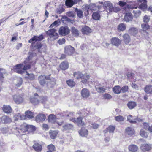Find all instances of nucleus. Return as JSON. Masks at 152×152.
<instances>
[{"instance_id": "obj_1", "label": "nucleus", "mask_w": 152, "mask_h": 152, "mask_svg": "<svg viewBox=\"0 0 152 152\" xmlns=\"http://www.w3.org/2000/svg\"><path fill=\"white\" fill-rule=\"evenodd\" d=\"M32 56V55H30L28 57V59L25 60L24 64H19L13 67L14 71L18 73L22 74L24 70L29 69L31 66L29 64L31 63V59Z\"/></svg>"}, {"instance_id": "obj_2", "label": "nucleus", "mask_w": 152, "mask_h": 152, "mask_svg": "<svg viewBox=\"0 0 152 152\" xmlns=\"http://www.w3.org/2000/svg\"><path fill=\"white\" fill-rule=\"evenodd\" d=\"M75 78L78 79L80 78L81 79V82L84 84L86 83L88 80L90 78V76L87 74H83L80 72H76L74 74Z\"/></svg>"}, {"instance_id": "obj_3", "label": "nucleus", "mask_w": 152, "mask_h": 152, "mask_svg": "<svg viewBox=\"0 0 152 152\" xmlns=\"http://www.w3.org/2000/svg\"><path fill=\"white\" fill-rule=\"evenodd\" d=\"M104 5L105 7L109 8L108 11L107 10V12L113 11L115 12H118L120 11V9L118 7H113L112 4L109 1H106L104 2Z\"/></svg>"}, {"instance_id": "obj_4", "label": "nucleus", "mask_w": 152, "mask_h": 152, "mask_svg": "<svg viewBox=\"0 0 152 152\" xmlns=\"http://www.w3.org/2000/svg\"><path fill=\"white\" fill-rule=\"evenodd\" d=\"M56 30L55 28L51 29L47 31L46 33L47 35L53 40H54L58 38V34L56 32Z\"/></svg>"}, {"instance_id": "obj_5", "label": "nucleus", "mask_w": 152, "mask_h": 152, "mask_svg": "<svg viewBox=\"0 0 152 152\" xmlns=\"http://www.w3.org/2000/svg\"><path fill=\"white\" fill-rule=\"evenodd\" d=\"M83 7H85L86 10L88 12L89 10L93 11H98L100 7L94 4H91L89 5H86L83 6Z\"/></svg>"}, {"instance_id": "obj_6", "label": "nucleus", "mask_w": 152, "mask_h": 152, "mask_svg": "<svg viewBox=\"0 0 152 152\" xmlns=\"http://www.w3.org/2000/svg\"><path fill=\"white\" fill-rule=\"evenodd\" d=\"M74 48L70 45L66 46L64 48V53L69 55L73 54L75 52Z\"/></svg>"}, {"instance_id": "obj_7", "label": "nucleus", "mask_w": 152, "mask_h": 152, "mask_svg": "<svg viewBox=\"0 0 152 152\" xmlns=\"http://www.w3.org/2000/svg\"><path fill=\"white\" fill-rule=\"evenodd\" d=\"M69 120L79 126H83L85 124L84 122L82 121L81 117L77 118L76 119L75 118H69Z\"/></svg>"}, {"instance_id": "obj_8", "label": "nucleus", "mask_w": 152, "mask_h": 152, "mask_svg": "<svg viewBox=\"0 0 152 152\" xmlns=\"http://www.w3.org/2000/svg\"><path fill=\"white\" fill-rule=\"evenodd\" d=\"M69 29L66 26L61 27L59 30V34L63 36H65L69 34Z\"/></svg>"}, {"instance_id": "obj_9", "label": "nucleus", "mask_w": 152, "mask_h": 152, "mask_svg": "<svg viewBox=\"0 0 152 152\" xmlns=\"http://www.w3.org/2000/svg\"><path fill=\"white\" fill-rule=\"evenodd\" d=\"M127 120L129 122L133 124H135L142 121V120L140 118H135L131 115H129L128 116Z\"/></svg>"}, {"instance_id": "obj_10", "label": "nucleus", "mask_w": 152, "mask_h": 152, "mask_svg": "<svg viewBox=\"0 0 152 152\" xmlns=\"http://www.w3.org/2000/svg\"><path fill=\"white\" fill-rule=\"evenodd\" d=\"M152 145L150 144H144L140 146L141 150L143 152L148 151L152 148Z\"/></svg>"}, {"instance_id": "obj_11", "label": "nucleus", "mask_w": 152, "mask_h": 152, "mask_svg": "<svg viewBox=\"0 0 152 152\" xmlns=\"http://www.w3.org/2000/svg\"><path fill=\"white\" fill-rule=\"evenodd\" d=\"M13 98L15 102L18 104L22 103L23 101V98L19 95H14L13 96Z\"/></svg>"}, {"instance_id": "obj_12", "label": "nucleus", "mask_w": 152, "mask_h": 152, "mask_svg": "<svg viewBox=\"0 0 152 152\" xmlns=\"http://www.w3.org/2000/svg\"><path fill=\"white\" fill-rule=\"evenodd\" d=\"M43 39V36L42 35H40L39 36H34L31 39H30L28 42L30 43H32L33 44L34 41H39L42 40Z\"/></svg>"}, {"instance_id": "obj_13", "label": "nucleus", "mask_w": 152, "mask_h": 152, "mask_svg": "<svg viewBox=\"0 0 152 152\" xmlns=\"http://www.w3.org/2000/svg\"><path fill=\"white\" fill-rule=\"evenodd\" d=\"M137 1L141 3V4L139 7L140 9L143 11H144L147 9V0H139Z\"/></svg>"}, {"instance_id": "obj_14", "label": "nucleus", "mask_w": 152, "mask_h": 152, "mask_svg": "<svg viewBox=\"0 0 152 152\" xmlns=\"http://www.w3.org/2000/svg\"><path fill=\"white\" fill-rule=\"evenodd\" d=\"M81 0H66L65 2L66 5L69 7H72L74 4L80 1Z\"/></svg>"}, {"instance_id": "obj_15", "label": "nucleus", "mask_w": 152, "mask_h": 152, "mask_svg": "<svg viewBox=\"0 0 152 152\" xmlns=\"http://www.w3.org/2000/svg\"><path fill=\"white\" fill-rule=\"evenodd\" d=\"M121 41L116 37L112 38L111 40L112 44L116 46H118L121 43Z\"/></svg>"}, {"instance_id": "obj_16", "label": "nucleus", "mask_w": 152, "mask_h": 152, "mask_svg": "<svg viewBox=\"0 0 152 152\" xmlns=\"http://www.w3.org/2000/svg\"><path fill=\"white\" fill-rule=\"evenodd\" d=\"M81 94L83 98H87L89 96L90 92L87 89L83 88L81 91Z\"/></svg>"}, {"instance_id": "obj_17", "label": "nucleus", "mask_w": 152, "mask_h": 152, "mask_svg": "<svg viewBox=\"0 0 152 152\" xmlns=\"http://www.w3.org/2000/svg\"><path fill=\"white\" fill-rule=\"evenodd\" d=\"M124 20L126 22L131 21L133 19V17L131 13H126L124 16Z\"/></svg>"}, {"instance_id": "obj_18", "label": "nucleus", "mask_w": 152, "mask_h": 152, "mask_svg": "<svg viewBox=\"0 0 152 152\" xmlns=\"http://www.w3.org/2000/svg\"><path fill=\"white\" fill-rule=\"evenodd\" d=\"M1 121L3 123H10L12 121V120L9 117L4 115L1 118Z\"/></svg>"}, {"instance_id": "obj_19", "label": "nucleus", "mask_w": 152, "mask_h": 152, "mask_svg": "<svg viewBox=\"0 0 152 152\" xmlns=\"http://www.w3.org/2000/svg\"><path fill=\"white\" fill-rule=\"evenodd\" d=\"M45 118V116L44 114H40L36 116V120L37 122H39L44 121Z\"/></svg>"}, {"instance_id": "obj_20", "label": "nucleus", "mask_w": 152, "mask_h": 152, "mask_svg": "<svg viewBox=\"0 0 152 152\" xmlns=\"http://www.w3.org/2000/svg\"><path fill=\"white\" fill-rule=\"evenodd\" d=\"M33 148L37 152H40L42 150V147L41 145L36 143L33 145Z\"/></svg>"}, {"instance_id": "obj_21", "label": "nucleus", "mask_w": 152, "mask_h": 152, "mask_svg": "<svg viewBox=\"0 0 152 152\" xmlns=\"http://www.w3.org/2000/svg\"><path fill=\"white\" fill-rule=\"evenodd\" d=\"M122 37L124 43L126 45L128 44L131 41L129 36L127 34H125L123 35Z\"/></svg>"}, {"instance_id": "obj_22", "label": "nucleus", "mask_w": 152, "mask_h": 152, "mask_svg": "<svg viewBox=\"0 0 152 152\" xmlns=\"http://www.w3.org/2000/svg\"><path fill=\"white\" fill-rule=\"evenodd\" d=\"M82 32L83 34H88L92 32L91 29L88 26L83 27L82 29Z\"/></svg>"}, {"instance_id": "obj_23", "label": "nucleus", "mask_w": 152, "mask_h": 152, "mask_svg": "<svg viewBox=\"0 0 152 152\" xmlns=\"http://www.w3.org/2000/svg\"><path fill=\"white\" fill-rule=\"evenodd\" d=\"M129 151L131 152H136L138 149V147L134 145H131L128 147Z\"/></svg>"}, {"instance_id": "obj_24", "label": "nucleus", "mask_w": 152, "mask_h": 152, "mask_svg": "<svg viewBox=\"0 0 152 152\" xmlns=\"http://www.w3.org/2000/svg\"><path fill=\"white\" fill-rule=\"evenodd\" d=\"M26 115L23 114L21 115L20 114H17L14 116V120L16 121L18 119L21 120H24L26 118Z\"/></svg>"}, {"instance_id": "obj_25", "label": "nucleus", "mask_w": 152, "mask_h": 152, "mask_svg": "<svg viewBox=\"0 0 152 152\" xmlns=\"http://www.w3.org/2000/svg\"><path fill=\"white\" fill-rule=\"evenodd\" d=\"M60 68L62 70H65L69 67V64L66 61L63 62L59 65Z\"/></svg>"}, {"instance_id": "obj_26", "label": "nucleus", "mask_w": 152, "mask_h": 152, "mask_svg": "<svg viewBox=\"0 0 152 152\" xmlns=\"http://www.w3.org/2000/svg\"><path fill=\"white\" fill-rule=\"evenodd\" d=\"M2 109L3 111L7 113H9L12 111V109L9 105H4Z\"/></svg>"}, {"instance_id": "obj_27", "label": "nucleus", "mask_w": 152, "mask_h": 152, "mask_svg": "<svg viewBox=\"0 0 152 152\" xmlns=\"http://www.w3.org/2000/svg\"><path fill=\"white\" fill-rule=\"evenodd\" d=\"M79 134L82 136H86L88 134V131L85 128H82L79 132Z\"/></svg>"}, {"instance_id": "obj_28", "label": "nucleus", "mask_w": 152, "mask_h": 152, "mask_svg": "<svg viewBox=\"0 0 152 152\" xmlns=\"http://www.w3.org/2000/svg\"><path fill=\"white\" fill-rule=\"evenodd\" d=\"M145 91L147 94H152V86L147 85L144 88Z\"/></svg>"}, {"instance_id": "obj_29", "label": "nucleus", "mask_w": 152, "mask_h": 152, "mask_svg": "<svg viewBox=\"0 0 152 152\" xmlns=\"http://www.w3.org/2000/svg\"><path fill=\"white\" fill-rule=\"evenodd\" d=\"M125 130L126 134L129 135H132L134 134V130L132 127H128Z\"/></svg>"}, {"instance_id": "obj_30", "label": "nucleus", "mask_w": 152, "mask_h": 152, "mask_svg": "<svg viewBox=\"0 0 152 152\" xmlns=\"http://www.w3.org/2000/svg\"><path fill=\"white\" fill-rule=\"evenodd\" d=\"M56 116L55 115L51 114L48 116V121L50 122L54 123L56 120Z\"/></svg>"}, {"instance_id": "obj_31", "label": "nucleus", "mask_w": 152, "mask_h": 152, "mask_svg": "<svg viewBox=\"0 0 152 152\" xmlns=\"http://www.w3.org/2000/svg\"><path fill=\"white\" fill-rule=\"evenodd\" d=\"M46 76L45 75H41L38 77V80L40 84L42 85H44L45 83Z\"/></svg>"}, {"instance_id": "obj_32", "label": "nucleus", "mask_w": 152, "mask_h": 152, "mask_svg": "<svg viewBox=\"0 0 152 152\" xmlns=\"http://www.w3.org/2000/svg\"><path fill=\"white\" fill-rule=\"evenodd\" d=\"M15 81L14 82L15 85L18 87H20L22 84L23 80L21 78L17 77L15 80Z\"/></svg>"}, {"instance_id": "obj_33", "label": "nucleus", "mask_w": 152, "mask_h": 152, "mask_svg": "<svg viewBox=\"0 0 152 152\" xmlns=\"http://www.w3.org/2000/svg\"><path fill=\"white\" fill-rule=\"evenodd\" d=\"M58 132L57 131L50 130L49 131V134L50 137L52 139H55L56 138Z\"/></svg>"}, {"instance_id": "obj_34", "label": "nucleus", "mask_w": 152, "mask_h": 152, "mask_svg": "<svg viewBox=\"0 0 152 152\" xmlns=\"http://www.w3.org/2000/svg\"><path fill=\"white\" fill-rule=\"evenodd\" d=\"M71 32L73 35L75 37L78 36L79 34V32L78 30L74 27H72Z\"/></svg>"}, {"instance_id": "obj_35", "label": "nucleus", "mask_w": 152, "mask_h": 152, "mask_svg": "<svg viewBox=\"0 0 152 152\" xmlns=\"http://www.w3.org/2000/svg\"><path fill=\"white\" fill-rule=\"evenodd\" d=\"M129 32L132 35H134L137 33L138 30L136 28L132 27L129 30Z\"/></svg>"}, {"instance_id": "obj_36", "label": "nucleus", "mask_w": 152, "mask_h": 152, "mask_svg": "<svg viewBox=\"0 0 152 152\" xmlns=\"http://www.w3.org/2000/svg\"><path fill=\"white\" fill-rule=\"evenodd\" d=\"M113 91L115 94H120L121 92V87L119 86H115L113 88Z\"/></svg>"}, {"instance_id": "obj_37", "label": "nucleus", "mask_w": 152, "mask_h": 152, "mask_svg": "<svg viewBox=\"0 0 152 152\" xmlns=\"http://www.w3.org/2000/svg\"><path fill=\"white\" fill-rule=\"evenodd\" d=\"M64 130L72 129L73 128V125L71 124H66L63 126Z\"/></svg>"}, {"instance_id": "obj_38", "label": "nucleus", "mask_w": 152, "mask_h": 152, "mask_svg": "<svg viewBox=\"0 0 152 152\" xmlns=\"http://www.w3.org/2000/svg\"><path fill=\"white\" fill-rule=\"evenodd\" d=\"M26 117L29 118H32L34 117L33 113L32 112L29 111H27L25 113Z\"/></svg>"}, {"instance_id": "obj_39", "label": "nucleus", "mask_w": 152, "mask_h": 152, "mask_svg": "<svg viewBox=\"0 0 152 152\" xmlns=\"http://www.w3.org/2000/svg\"><path fill=\"white\" fill-rule=\"evenodd\" d=\"M141 26L143 30L144 31H146L150 28L149 25L146 23H142L141 24Z\"/></svg>"}, {"instance_id": "obj_40", "label": "nucleus", "mask_w": 152, "mask_h": 152, "mask_svg": "<svg viewBox=\"0 0 152 152\" xmlns=\"http://www.w3.org/2000/svg\"><path fill=\"white\" fill-rule=\"evenodd\" d=\"M36 130V128L35 126L32 125H28L27 131H28L29 132H34Z\"/></svg>"}, {"instance_id": "obj_41", "label": "nucleus", "mask_w": 152, "mask_h": 152, "mask_svg": "<svg viewBox=\"0 0 152 152\" xmlns=\"http://www.w3.org/2000/svg\"><path fill=\"white\" fill-rule=\"evenodd\" d=\"M136 105V103L134 102H129L127 104L128 108L130 109H133Z\"/></svg>"}, {"instance_id": "obj_42", "label": "nucleus", "mask_w": 152, "mask_h": 152, "mask_svg": "<svg viewBox=\"0 0 152 152\" xmlns=\"http://www.w3.org/2000/svg\"><path fill=\"white\" fill-rule=\"evenodd\" d=\"M96 88L97 91L99 93H103L106 90V89L104 87L99 86H97L96 87Z\"/></svg>"}, {"instance_id": "obj_43", "label": "nucleus", "mask_w": 152, "mask_h": 152, "mask_svg": "<svg viewBox=\"0 0 152 152\" xmlns=\"http://www.w3.org/2000/svg\"><path fill=\"white\" fill-rule=\"evenodd\" d=\"M25 77L30 80H33L34 79L35 76L33 74H29L27 72V74L26 75Z\"/></svg>"}, {"instance_id": "obj_44", "label": "nucleus", "mask_w": 152, "mask_h": 152, "mask_svg": "<svg viewBox=\"0 0 152 152\" xmlns=\"http://www.w3.org/2000/svg\"><path fill=\"white\" fill-rule=\"evenodd\" d=\"M28 125L26 124H22L20 126V129L23 132H27V130Z\"/></svg>"}, {"instance_id": "obj_45", "label": "nucleus", "mask_w": 152, "mask_h": 152, "mask_svg": "<svg viewBox=\"0 0 152 152\" xmlns=\"http://www.w3.org/2000/svg\"><path fill=\"white\" fill-rule=\"evenodd\" d=\"M115 120L118 122H120L124 121L125 118L121 115H118L115 118Z\"/></svg>"}, {"instance_id": "obj_46", "label": "nucleus", "mask_w": 152, "mask_h": 152, "mask_svg": "<svg viewBox=\"0 0 152 152\" xmlns=\"http://www.w3.org/2000/svg\"><path fill=\"white\" fill-rule=\"evenodd\" d=\"M66 83L68 85L71 87H72L74 86L75 85V83L74 82V81L71 79L69 80L66 81Z\"/></svg>"}, {"instance_id": "obj_47", "label": "nucleus", "mask_w": 152, "mask_h": 152, "mask_svg": "<svg viewBox=\"0 0 152 152\" xmlns=\"http://www.w3.org/2000/svg\"><path fill=\"white\" fill-rule=\"evenodd\" d=\"M39 99L38 98L33 97L30 99V100L32 103L36 104L39 103Z\"/></svg>"}, {"instance_id": "obj_48", "label": "nucleus", "mask_w": 152, "mask_h": 152, "mask_svg": "<svg viewBox=\"0 0 152 152\" xmlns=\"http://www.w3.org/2000/svg\"><path fill=\"white\" fill-rule=\"evenodd\" d=\"M126 29V26L125 24L123 23H121L118 26V29L120 31H123Z\"/></svg>"}, {"instance_id": "obj_49", "label": "nucleus", "mask_w": 152, "mask_h": 152, "mask_svg": "<svg viewBox=\"0 0 152 152\" xmlns=\"http://www.w3.org/2000/svg\"><path fill=\"white\" fill-rule=\"evenodd\" d=\"M140 136L145 138H147L148 136L147 133L142 129H141L140 132Z\"/></svg>"}, {"instance_id": "obj_50", "label": "nucleus", "mask_w": 152, "mask_h": 152, "mask_svg": "<svg viewBox=\"0 0 152 152\" xmlns=\"http://www.w3.org/2000/svg\"><path fill=\"white\" fill-rule=\"evenodd\" d=\"M92 16L93 18L96 20H99L100 17L99 14L97 12L94 13Z\"/></svg>"}, {"instance_id": "obj_51", "label": "nucleus", "mask_w": 152, "mask_h": 152, "mask_svg": "<svg viewBox=\"0 0 152 152\" xmlns=\"http://www.w3.org/2000/svg\"><path fill=\"white\" fill-rule=\"evenodd\" d=\"M75 114L74 113L72 112H69V114H66V115H65V116H66V118L69 120V118H75L73 117L74 116V115Z\"/></svg>"}, {"instance_id": "obj_52", "label": "nucleus", "mask_w": 152, "mask_h": 152, "mask_svg": "<svg viewBox=\"0 0 152 152\" xmlns=\"http://www.w3.org/2000/svg\"><path fill=\"white\" fill-rule=\"evenodd\" d=\"M75 11L77 12V15L78 17L81 18L83 16V12L80 10H78L77 9H75Z\"/></svg>"}, {"instance_id": "obj_53", "label": "nucleus", "mask_w": 152, "mask_h": 152, "mask_svg": "<svg viewBox=\"0 0 152 152\" xmlns=\"http://www.w3.org/2000/svg\"><path fill=\"white\" fill-rule=\"evenodd\" d=\"M48 148L50 151H55V147L53 144H50L48 146Z\"/></svg>"}, {"instance_id": "obj_54", "label": "nucleus", "mask_w": 152, "mask_h": 152, "mask_svg": "<svg viewBox=\"0 0 152 152\" xmlns=\"http://www.w3.org/2000/svg\"><path fill=\"white\" fill-rule=\"evenodd\" d=\"M66 15L69 17H74L75 15L74 12L69 11L66 13Z\"/></svg>"}, {"instance_id": "obj_55", "label": "nucleus", "mask_w": 152, "mask_h": 152, "mask_svg": "<svg viewBox=\"0 0 152 152\" xmlns=\"http://www.w3.org/2000/svg\"><path fill=\"white\" fill-rule=\"evenodd\" d=\"M150 17L149 16L145 15L143 18V21L144 22L148 23L149 21Z\"/></svg>"}, {"instance_id": "obj_56", "label": "nucleus", "mask_w": 152, "mask_h": 152, "mask_svg": "<svg viewBox=\"0 0 152 152\" xmlns=\"http://www.w3.org/2000/svg\"><path fill=\"white\" fill-rule=\"evenodd\" d=\"M129 89V87L127 86H124L121 88V92L125 93L127 92Z\"/></svg>"}, {"instance_id": "obj_57", "label": "nucleus", "mask_w": 152, "mask_h": 152, "mask_svg": "<svg viewBox=\"0 0 152 152\" xmlns=\"http://www.w3.org/2000/svg\"><path fill=\"white\" fill-rule=\"evenodd\" d=\"M103 96L104 98L105 99H111L112 97L111 95L107 93H105L103 94Z\"/></svg>"}, {"instance_id": "obj_58", "label": "nucleus", "mask_w": 152, "mask_h": 152, "mask_svg": "<svg viewBox=\"0 0 152 152\" xmlns=\"http://www.w3.org/2000/svg\"><path fill=\"white\" fill-rule=\"evenodd\" d=\"M107 129L109 132L113 133L115 129V127L113 126H110L107 128Z\"/></svg>"}, {"instance_id": "obj_59", "label": "nucleus", "mask_w": 152, "mask_h": 152, "mask_svg": "<svg viewBox=\"0 0 152 152\" xmlns=\"http://www.w3.org/2000/svg\"><path fill=\"white\" fill-rule=\"evenodd\" d=\"M133 12L136 17H138L141 14V12L139 10H134L133 11Z\"/></svg>"}, {"instance_id": "obj_60", "label": "nucleus", "mask_w": 152, "mask_h": 152, "mask_svg": "<svg viewBox=\"0 0 152 152\" xmlns=\"http://www.w3.org/2000/svg\"><path fill=\"white\" fill-rule=\"evenodd\" d=\"M5 72L4 70L0 68V79L1 80L3 78V73Z\"/></svg>"}, {"instance_id": "obj_61", "label": "nucleus", "mask_w": 152, "mask_h": 152, "mask_svg": "<svg viewBox=\"0 0 152 152\" xmlns=\"http://www.w3.org/2000/svg\"><path fill=\"white\" fill-rule=\"evenodd\" d=\"M1 130L3 134H5L9 133V132H8L9 129L6 127L2 128Z\"/></svg>"}, {"instance_id": "obj_62", "label": "nucleus", "mask_w": 152, "mask_h": 152, "mask_svg": "<svg viewBox=\"0 0 152 152\" xmlns=\"http://www.w3.org/2000/svg\"><path fill=\"white\" fill-rule=\"evenodd\" d=\"M143 128L146 130L148 129V130H149V127L150 126H149V125L148 124V123H144L143 124Z\"/></svg>"}, {"instance_id": "obj_63", "label": "nucleus", "mask_w": 152, "mask_h": 152, "mask_svg": "<svg viewBox=\"0 0 152 152\" xmlns=\"http://www.w3.org/2000/svg\"><path fill=\"white\" fill-rule=\"evenodd\" d=\"M65 42V39L64 38H62V39H59L58 41V42L60 45H62L63 44H64Z\"/></svg>"}, {"instance_id": "obj_64", "label": "nucleus", "mask_w": 152, "mask_h": 152, "mask_svg": "<svg viewBox=\"0 0 152 152\" xmlns=\"http://www.w3.org/2000/svg\"><path fill=\"white\" fill-rule=\"evenodd\" d=\"M132 87L135 89V90H138L139 89V87L135 83H132L131 84Z\"/></svg>"}]
</instances>
